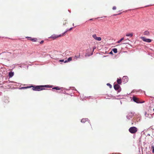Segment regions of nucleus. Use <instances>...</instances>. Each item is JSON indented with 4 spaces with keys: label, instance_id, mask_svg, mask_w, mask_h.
<instances>
[{
    "label": "nucleus",
    "instance_id": "nucleus-6",
    "mask_svg": "<svg viewBox=\"0 0 154 154\" xmlns=\"http://www.w3.org/2000/svg\"><path fill=\"white\" fill-rule=\"evenodd\" d=\"M92 36L94 39L97 41H100L101 40V37H97L96 34H94Z\"/></svg>",
    "mask_w": 154,
    "mask_h": 154
},
{
    "label": "nucleus",
    "instance_id": "nucleus-7",
    "mask_svg": "<svg viewBox=\"0 0 154 154\" xmlns=\"http://www.w3.org/2000/svg\"><path fill=\"white\" fill-rule=\"evenodd\" d=\"M19 51L18 50H15L14 51L13 55L14 56H17L19 54Z\"/></svg>",
    "mask_w": 154,
    "mask_h": 154
},
{
    "label": "nucleus",
    "instance_id": "nucleus-10",
    "mask_svg": "<svg viewBox=\"0 0 154 154\" xmlns=\"http://www.w3.org/2000/svg\"><path fill=\"white\" fill-rule=\"evenodd\" d=\"M88 123H89V126L87 127V129L89 130H91L92 129V128L91 127V124H90L89 122H88Z\"/></svg>",
    "mask_w": 154,
    "mask_h": 154
},
{
    "label": "nucleus",
    "instance_id": "nucleus-2",
    "mask_svg": "<svg viewBox=\"0 0 154 154\" xmlns=\"http://www.w3.org/2000/svg\"><path fill=\"white\" fill-rule=\"evenodd\" d=\"M64 34L65 33H63L62 34L59 35H56L55 34H54L52 35L50 37H49V38L52 39V40H54L58 37L64 36Z\"/></svg>",
    "mask_w": 154,
    "mask_h": 154
},
{
    "label": "nucleus",
    "instance_id": "nucleus-1",
    "mask_svg": "<svg viewBox=\"0 0 154 154\" xmlns=\"http://www.w3.org/2000/svg\"><path fill=\"white\" fill-rule=\"evenodd\" d=\"M33 87L32 89L35 91H40L45 89L43 88H51L52 86H49V85H40V86H36L34 87L32 86H27L26 87H23L21 88L23 89H27L28 88H31Z\"/></svg>",
    "mask_w": 154,
    "mask_h": 154
},
{
    "label": "nucleus",
    "instance_id": "nucleus-11",
    "mask_svg": "<svg viewBox=\"0 0 154 154\" xmlns=\"http://www.w3.org/2000/svg\"><path fill=\"white\" fill-rule=\"evenodd\" d=\"M88 119H83L81 120V122L82 123H85L86 122H88Z\"/></svg>",
    "mask_w": 154,
    "mask_h": 154
},
{
    "label": "nucleus",
    "instance_id": "nucleus-18",
    "mask_svg": "<svg viewBox=\"0 0 154 154\" xmlns=\"http://www.w3.org/2000/svg\"><path fill=\"white\" fill-rule=\"evenodd\" d=\"M117 82L118 84H121L122 82V80L121 79H117Z\"/></svg>",
    "mask_w": 154,
    "mask_h": 154
},
{
    "label": "nucleus",
    "instance_id": "nucleus-19",
    "mask_svg": "<svg viewBox=\"0 0 154 154\" xmlns=\"http://www.w3.org/2000/svg\"><path fill=\"white\" fill-rule=\"evenodd\" d=\"M112 51L114 53H117V49L116 48H114Z\"/></svg>",
    "mask_w": 154,
    "mask_h": 154
},
{
    "label": "nucleus",
    "instance_id": "nucleus-14",
    "mask_svg": "<svg viewBox=\"0 0 154 154\" xmlns=\"http://www.w3.org/2000/svg\"><path fill=\"white\" fill-rule=\"evenodd\" d=\"M14 72H9V76L10 78L12 77L14 75Z\"/></svg>",
    "mask_w": 154,
    "mask_h": 154
},
{
    "label": "nucleus",
    "instance_id": "nucleus-32",
    "mask_svg": "<svg viewBox=\"0 0 154 154\" xmlns=\"http://www.w3.org/2000/svg\"><path fill=\"white\" fill-rule=\"evenodd\" d=\"M67 31H68V30H67V31H66L64 33H65Z\"/></svg>",
    "mask_w": 154,
    "mask_h": 154
},
{
    "label": "nucleus",
    "instance_id": "nucleus-8",
    "mask_svg": "<svg viewBox=\"0 0 154 154\" xmlns=\"http://www.w3.org/2000/svg\"><path fill=\"white\" fill-rule=\"evenodd\" d=\"M114 88L115 90H118L120 88V86L118 84H116L114 85Z\"/></svg>",
    "mask_w": 154,
    "mask_h": 154
},
{
    "label": "nucleus",
    "instance_id": "nucleus-15",
    "mask_svg": "<svg viewBox=\"0 0 154 154\" xmlns=\"http://www.w3.org/2000/svg\"><path fill=\"white\" fill-rule=\"evenodd\" d=\"M28 38H30V40H31L33 42H36L37 40V38H32L31 37H28Z\"/></svg>",
    "mask_w": 154,
    "mask_h": 154
},
{
    "label": "nucleus",
    "instance_id": "nucleus-13",
    "mask_svg": "<svg viewBox=\"0 0 154 154\" xmlns=\"http://www.w3.org/2000/svg\"><path fill=\"white\" fill-rule=\"evenodd\" d=\"M4 101L6 103L9 102V101L8 100V98L7 97H5L4 100Z\"/></svg>",
    "mask_w": 154,
    "mask_h": 154
},
{
    "label": "nucleus",
    "instance_id": "nucleus-29",
    "mask_svg": "<svg viewBox=\"0 0 154 154\" xmlns=\"http://www.w3.org/2000/svg\"><path fill=\"white\" fill-rule=\"evenodd\" d=\"M59 61L62 62L64 61V60H60Z\"/></svg>",
    "mask_w": 154,
    "mask_h": 154
},
{
    "label": "nucleus",
    "instance_id": "nucleus-17",
    "mask_svg": "<svg viewBox=\"0 0 154 154\" xmlns=\"http://www.w3.org/2000/svg\"><path fill=\"white\" fill-rule=\"evenodd\" d=\"M72 60V57H69L68 59L67 60H66L64 61V63H66L68 62H69Z\"/></svg>",
    "mask_w": 154,
    "mask_h": 154
},
{
    "label": "nucleus",
    "instance_id": "nucleus-22",
    "mask_svg": "<svg viewBox=\"0 0 154 154\" xmlns=\"http://www.w3.org/2000/svg\"><path fill=\"white\" fill-rule=\"evenodd\" d=\"M124 39V38H121L119 41H118L117 42L118 43H119L121 42L122 40H123Z\"/></svg>",
    "mask_w": 154,
    "mask_h": 154
},
{
    "label": "nucleus",
    "instance_id": "nucleus-20",
    "mask_svg": "<svg viewBox=\"0 0 154 154\" xmlns=\"http://www.w3.org/2000/svg\"><path fill=\"white\" fill-rule=\"evenodd\" d=\"M52 89H56V90H59L60 89V88L59 87H56L53 88Z\"/></svg>",
    "mask_w": 154,
    "mask_h": 154
},
{
    "label": "nucleus",
    "instance_id": "nucleus-34",
    "mask_svg": "<svg viewBox=\"0 0 154 154\" xmlns=\"http://www.w3.org/2000/svg\"><path fill=\"white\" fill-rule=\"evenodd\" d=\"M153 111H154V109H153Z\"/></svg>",
    "mask_w": 154,
    "mask_h": 154
},
{
    "label": "nucleus",
    "instance_id": "nucleus-3",
    "mask_svg": "<svg viewBox=\"0 0 154 154\" xmlns=\"http://www.w3.org/2000/svg\"><path fill=\"white\" fill-rule=\"evenodd\" d=\"M133 100L134 102L137 103H142L144 102V101H141L140 99L135 96L133 97Z\"/></svg>",
    "mask_w": 154,
    "mask_h": 154
},
{
    "label": "nucleus",
    "instance_id": "nucleus-26",
    "mask_svg": "<svg viewBox=\"0 0 154 154\" xmlns=\"http://www.w3.org/2000/svg\"><path fill=\"white\" fill-rule=\"evenodd\" d=\"M116 6H114L112 8V9L113 10H116Z\"/></svg>",
    "mask_w": 154,
    "mask_h": 154
},
{
    "label": "nucleus",
    "instance_id": "nucleus-27",
    "mask_svg": "<svg viewBox=\"0 0 154 154\" xmlns=\"http://www.w3.org/2000/svg\"><path fill=\"white\" fill-rule=\"evenodd\" d=\"M66 23V21L64 20V21H63V25H65Z\"/></svg>",
    "mask_w": 154,
    "mask_h": 154
},
{
    "label": "nucleus",
    "instance_id": "nucleus-4",
    "mask_svg": "<svg viewBox=\"0 0 154 154\" xmlns=\"http://www.w3.org/2000/svg\"><path fill=\"white\" fill-rule=\"evenodd\" d=\"M137 131V128L135 127H132L129 129V131L131 134L136 133Z\"/></svg>",
    "mask_w": 154,
    "mask_h": 154
},
{
    "label": "nucleus",
    "instance_id": "nucleus-23",
    "mask_svg": "<svg viewBox=\"0 0 154 154\" xmlns=\"http://www.w3.org/2000/svg\"><path fill=\"white\" fill-rule=\"evenodd\" d=\"M129 116H131V117L134 116V113H133L132 112L130 113L129 114Z\"/></svg>",
    "mask_w": 154,
    "mask_h": 154
},
{
    "label": "nucleus",
    "instance_id": "nucleus-30",
    "mask_svg": "<svg viewBox=\"0 0 154 154\" xmlns=\"http://www.w3.org/2000/svg\"><path fill=\"white\" fill-rule=\"evenodd\" d=\"M72 29V28H70L69 29V30H71Z\"/></svg>",
    "mask_w": 154,
    "mask_h": 154
},
{
    "label": "nucleus",
    "instance_id": "nucleus-5",
    "mask_svg": "<svg viewBox=\"0 0 154 154\" xmlns=\"http://www.w3.org/2000/svg\"><path fill=\"white\" fill-rule=\"evenodd\" d=\"M141 38L143 41L147 42L149 43L150 42L152 41L151 39L148 38H146L143 37H141Z\"/></svg>",
    "mask_w": 154,
    "mask_h": 154
},
{
    "label": "nucleus",
    "instance_id": "nucleus-33",
    "mask_svg": "<svg viewBox=\"0 0 154 154\" xmlns=\"http://www.w3.org/2000/svg\"><path fill=\"white\" fill-rule=\"evenodd\" d=\"M92 20V19H90V20Z\"/></svg>",
    "mask_w": 154,
    "mask_h": 154
},
{
    "label": "nucleus",
    "instance_id": "nucleus-12",
    "mask_svg": "<svg viewBox=\"0 0 154 154\" xmlns=\"http://www.w3.org/2000/svg\"><path fill=\"white\" fill-rule=\"evenodd\" d=\"M144 35L149 36L150 34L149 32L148 31H146L143 32Z\"/></svg>",
    "mask_w": 154,
    "mask_h": 154
},
{
    "label": "nucleus",
    "instance_id": "nucleus-24",
    "mask_svg": "<svg viewBox=\"0 0 154 154\" xmlns=\"http://www.w3.org/2000/svg\"><path fill=\"white\" fill-rule=\"evenodd\" d=\"M123 79H126V81H128V77L126 76H124L123 77Z\"/></svg>",
    "mask_w": 154,
    "mask_h": 154
},
{
    "label": "nucleus",
    "instance_id": "nucleus-21",
    "mask_svg": "<svg viewBox=\"0 0 154 154\" xmlns=\"http://www.w3.org/2000/svg\"><path fill=\"white\" fill-rule=\"evenodd\" d=\"M151 149H152V152L153 153H154V146L153 145L151 146Z\"/></svg>",
    "mask_w": 154,
    "mask_h": 154
},
{
    "label": "nucleus",
    "instance_id": "nucleus-31",
    "mask_svg": "<svg viewBox=\"0 0 154 154\" xmlns=\"http://www.w3.org/2000/svg\"><path fill=\"white\" fill-rule=\"evenodd\" d=\"M112 51H111L110 52V54H112Z\"/></svg>",
    "mask_w": 154,
    "mask_h": 154
},
{
    "label": "nucleus",
    "instance_id": "nucleus-28",
    "mask_svg": "<svg viewBox=\"0 0 154 154\" xmlns=\"http://www.w3.org/2000/svg\"><path fill=\"white\" fill-rule=\"evenodd\" d=\"M43 42H44V41H43V40H42V41H41L40 42V44H42V43H43Z\"/></svg>",
    "mask_w": 154,
    "mask_h": 154
},
{
    "label": "nucleus",
    "instance_id": "nucleus-16",
    "mask_svg": "<svg viewBox=\"0 0 154 154\" xmlns=\"http://www.w3.org/2000/svg\"><path fill=\"white\" fill-rule=\"evenodd\" d=\"M80 54H79L78 55H75L74 58L75 60H77L78 58H79L80 57Z\"/></svg>",
    "mask_w": 154,
    "mask_h": 154
},
{
    "label": "nucleus",
    "instance_id": "nucleus-25",
    "mask_svg": "<svg viewBox=\"0 0 154 154\" xmlns=\"http://www.w3.org/2000/svg\"><path fill=\"white\" fill-rule=\"evenodd\" d=\"M107 86H109V87L110 88H112V85H111L109 83H107Z\"/></svg>",
    "mask_w": 154,
    "mask_h": 154
},
{
    "label": "nucleus",
    "instance_id": "nucleus-9",
    "mask_svg": "<svg viewBox=\"0 0 154 154\" xmlns=\"http://www.w3.org/2000/svg\"><path fill=\"white\" fill-rule=\"evenodd\" d=\"M133 35V33L132 32L127 33L126 36L130 37H132Z\"/></svg>",
    "mask_w": 154,
    "mask_h": 154
}]
</instances>
